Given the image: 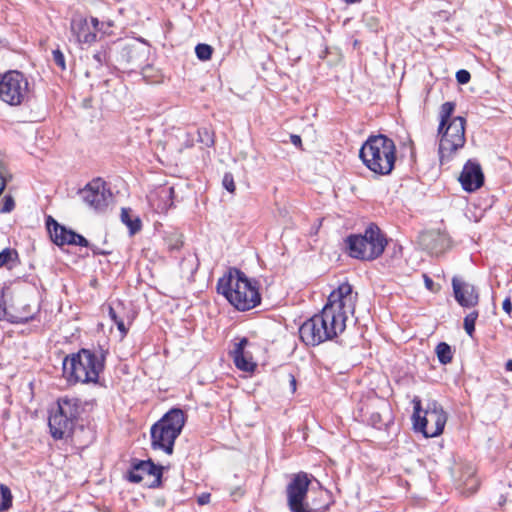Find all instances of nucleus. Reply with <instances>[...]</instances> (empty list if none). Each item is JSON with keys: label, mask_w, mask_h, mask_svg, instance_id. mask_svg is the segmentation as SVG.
I'll return each instance as SVG.
<instances>
[{"label": "nucleus", "mask_w": 512, "mask_h": 512, "mask_svg": "<svg viewBox=\"0 0 512 512\" xmlns=\"http://www.w3.org/2000/svg\"><path fill=\"white\" fill-rule=\"evenodd\" d=\"M357 293L348 282H344L333 290L319 314H316L324 340H332L343 333L349 314H353Z\"/></svg>", "instance_id": "f257e3e1"}, {"label": "nucleus", "mask_w": 512, "mask_h": 512, "mask_svg": "<svg viewBox=\"0 0 512 512\" xmlns=\"http://www.w3.org/2000/svg\"><path fill=\"white\" fill-rule=\"evenodd\" d=\"M256 282L250 280L244 272L230 268L217 282V292L239 311L256 307L261 296Z\"/></svg>", "instance_id": "f03ea898"}, {"label": "nucleus", "mask_w": 512, "mask_h": 512, "mask_svg": "<svg viewBox=\"0 0 512 512\" xmlns=\"http://www.w3.org/2000/svg\"><path fill=\"white\" fill-rule=\"evenodd\" d=\"M359 157L373 173L389 175L396 161V145L389 137L379 134L370 136L362 145Z\"/></svg>", "instance_id": "7ed1b4c3"}, {"label": "nucleus", "mask_w": 512, "mask_h": 512, "mask_svg": "<svg viewBox=\"0 0 512 512\" xmlns=\"http://www.w3.org/2000/svg\"><path fill=\"white\" fill-rule=\"evenodd\" d=\"M84 412L85 403L81 399L69 396L60 397L48 418L51 436L55 440L71 437Z\"/></svg>", "instance_id": "20e7f679"}, {"label": "nucleus", "mask_w": 512, "mask_h": 512, "mask_svg": "<svg viewBox=\"0 0 512 512\" xmlns=\"http://www.w3.org/2000/svg\"><path fill=\"white\" fill-rule=\"evenodd\" d=\"M103 367V358L87 349L63 360V374L70 383H97Z\"/></svg>", "instance_id": "39448f33"}, {"label": "nucleus", "mask_w": 512, "mask_h": 512, "mask_svg": "<svg viewBox=\"0 0 512 512\" xmlns=\"http://www.w3.org/2000/svg\"><path fill=\"white\" fill-rule=\"evenodd\" d=\"M387 243L385 234L374 223L369 224L364 233L352 234L345 239L349 256L364 261H372L380 257Z\"/></svg>", "instance_id": "423d86ee"}, {"label": "nucleus", "mask_w": 512, "mask_h": 512, "mask_svg": "<svg viewBox=\"0 0 512 512\" xmlns=\"http://www.w3.org/2000/svg\"><path fill=\"white\" fill-rule=\"evenodd\" d=\"M185 424V414L181 409L173 408L151 427L153 449H161L167 454L173 453L175 440Z\"/></svg>", "instance_id": "0eeeda50"}, {"label": "nucleus", "mask_w": 512, "mask_h": 512, "mask_svg": "<svg viewBox=\"0 0 512 512\" xmlns=\"http://www.w3.org/2000/svg\"><path fill=\"white\" fill-rule=\"evenodd\" d=\"M413 427L415 431L421 432L426 438L439 436L445 427L447 415L442 406L436 401H429L426 408H421V400L413 398Z\"/></svg>", "instance_id": "6e6552de"}, {"label": "nucleus", "mask_w": 512, "mask_h": 512, "mask_svg": "<svg viewBox=\"0 0 512 512\" xmlns=\"http://www.w3.org/2000/svg\"><path fill=\"white\" fill-rule=\"evenodd\" d=\"M31 88L26 76L11 70L0 77V99L10 106L22 105L30 99Z\"/></svg>", "instance_id": "1a4fd4ad"}, {"label": "nucleus", "mask_w": 512, "mask_h": 512, "mask_svg": "<svg viewBox=\"0 0 512 512\" xmlns=\"http://www.w3.org/2000/svg\"><path fill=\"white\" fill-rule=\"evenodd\" d=\"M465 124L466 120L464 117H454L448 125L444 127L442 132L439 133L438 152L441 164H443L444 161L451 160L457 151L464 147L466 142Z\"/></svg>", "instance_id": "9d476101"}, {"label": "nucleus", "mask_w": 512, "mask_h": 512, "mask_svg": "<svg viewBox=\"0 0 512 512\" xmlns=\"http://www.w3.org/2000/svg\"><path fill=\"white\" fill-rule=\"evenodd\" d=\"M312 478V475L302 471L292 476L286 486L287 505L291 512L314 511L305 501Z\"/></svg>", "instance_id": "9b49d317"}, {"label": "nucleus", "mask_w": 512, "mask_h": 512, "mask_svg": "<svg viewBox=\"0 0 512 512\" xmlns=\"http://www.w3.org/2000/svg\"><path fill=\"white\" fill-rule=\"evenodd\" d=\"M161 466L155 465L151 460L135 461L128 471V480L133 483L145 481V485L151 488L159 487L162 478Z\"/></svg>", "instance_id": "f8f14e48"}, {"label": "nucleus", "mask_w": 512, "mask_h": 512, "mask_svg": "<svg viewBox=\"0 0 512 512\" xmlns=\"http://www.w3.org/2000/svg\"><path fill=\"white\" fill-rule=\"evenodd\" d=\"M83 201L91 208L102 211L112 200V193L106 187V183L98 178L88 183L84 189L80 191Z\"/></svg>", "instance_id": "ddd939ff"}, {"label": "nucleus", "mask_w": 512, "mask_h": 512, "mask_svg": "<svg viewBox=\"0 0 512 512\" xmlns=\"http://www.w3.org/2000/svg\"><path fill=\"white\" fill-rule=\"evenodd\" d=\"M104 23H100L95 17L90 20L83 16H74L70 28L78 43L92 44L96 41L97 32L102 30Z\"/></svg>", "instance_id": "4468645a"}, {"label": "nucleus", "mask_w": 512, "mask_h": 512, "mask_svg": "<svg viewBox=\"0 0 512 512\" xmlns=\"http://www.w3.org/2000/svg\"><path fill=\"white\" fill-rule=\"evenodd\" d=\"M452 288L455 300L464 308H472L479 302V293L476 287L460 277H453Z\"/></svg>", "instance_id": "2eb2a0df"}, {"label": "nucleus", "mask_w": 512, "mask_h": 512, "mask_svg": "<svg viewBox=\"0 0 512 512\" xmlns=\"http://www.w3.org/2000/svg\"><path fill=\"white\" fill-rule=\"evenodd\" d=\"M459 181L465 191L473 192L484 183V175L479 163L469 160L463 167Z\"/></svg>", "instance_id": "dca6fc26"}, {"label": "nucleus", "mask_w": 512, "mask_h": 512, "mask_svg": "<svg viewBox=\"0 0 512 512\" xmlns=\"http://www.w3.org/2000/svg\"><path fill=\"white\" fill-rule=\"evenodd\" d=\"M318 320L314 315L299 328V336L306 345L316 346L325 342L324 333L321 332Z\"/></svg>", "instance_id": "f3484780"}, {"label": "nucleus", "mask_w": 512, "mask_h": 512, "mask_svg": "<svg viewBox=\"0 0 512 512\" xmlns=\"http://www.w3.org/2000/svg\"><path fill=\"white\" fill-rule=\"evenodd\" d=\"M248 345V339L243 337L239 342L235 343L233 350L230 352L235 366L242 371L251 372L255 369L256 364L252 361L251 356L245 352Z\"/></svg>", "instance_id": "a211bd4d"}, {"label": "nucleus", "mask_w": 512, "mask_h": 512, "mask_svg": "<svg viewBox=\"0 0 512 512\" xmlns=\"http://www.w3.org/2000/svg\"><path fill=\"white\" fill-rule=\"evenodd\" d=\"M46 226L50 233V237L55 244L58 246L62 245H70V233L74 231L68 230L66 227L57 223L51 216H49L46 220Z\"/></svg>", "instance_id": "6ab92c4d"}, {"label": "nucleus", "mask_w": 512, "mask_h": 512, "mask_svg": "<svg viewBox=\"0 0 512 512\" xmlns=\"http://www.w3.org/2000/svg\"><path fill=\"white\" fill-rule=\"evenodd\" d=\"M148 49L141 45H133L125 48V56L132 69H142L147 61Z\"/></svg>", "instance_id": "aec40b11"}, {"label": "nucleus", "mask_w": 512, "mask_h": 512, "mask_svg": "<svg viewBox=\"0 0 512 512\" xmlns=\"http://www.w3.org/2000/svg\"><path fill=\"white\" fill-rule=\"evenodd\" d=\"M455 109V104L453 102H445L441 105L440 108V123L438 127V133H441L446 125H448V121L451 118V115Z\"/></svg>", "instance_id": "412c9836"}, {"label": "nucleus", "mask_w": 512, "mask_h": 512, "mask_svg": "<svg viewBox=\"0 0 512 512\" xmlns=\"http://www.w3.org/2000/svg\"><path fill=\"white\" fill-rule=\"evenodd\" d=\"M121 220L129 228L130 234L133 235V234L137 233L138 231H140L141 221L139 218L132 219L129 209L122 208Z\"/></svg>", "instance_id": "4be33fe9"}, {"label": "nucleus", "mask_w": 512, "mask_h": 512, "mask_svg": "<svg viewBox=\"0 0 512 512\" xmlns=\"http://www.w3.org/2000/svg\"><path fill=\"white\" fill-rule=\"evenodd\" d=\"M436 354L441 364H448L452 361L453 353L451 347L445 343L440 342L436 346Z\"/></svg>", "instance_id": "5701e85b"}, {"label": "nucleus", "mask_w": 512, "mask_h": 512, "mask_svg": "<svg viewBox=\"0 0 512 512\" xmlns=\"http://www.w3.org/2000/svg\"><path fill=\"white\" fill-rule=\"evenodd\" d=\"M12 506V494L10 489L1 484L0 485V512L8 510Z\"/></svg>", "instance_id": "b1692460"}, {"label": "nucleus", "mask_w": 512, "mask_h": 512, "mask_svg": "<svg viewBox=\"0 0 512 512\" xmlns=\"http://www.w3.org/2000/svg\"><path fill=\"white\" fill-rule=\"evenodd\" d=\"M477 318H478L477 311L470 312L464 318V329L470 337L473 336V333L475 331V322H476Z\"/></svg>", "instance_id": "393cba45"}, {"label": "nucleus", "mask_w": 512, "mask_h": 512, "mask_svg": "<svg viewBox=\"0 0 512 512\" xmlns=\"http://www.w3.org/2000/svg\"><path fill=\"white\" fill-rule=\"evenodd\" d=\"M212 52H213V49L210 45L208 44H198L196 47H195V53H196V56L198 57V59H200L201 61H207L211 58L212 56Z\"/></svg>", "instance_id": "a878e982"}, {"label": "nucleus", "mask_w": 512, "mask_h": 512, "mask_svg": "<svg viewBox=\"0 0 512 512\" xmlns=\"http://www.w3.org/2000/svg\"><path fill=\"white\" fill-rule=\"evenodd\" d=\"M198 141L206 147H211L214 144L213 133L208 128H200L198 130Z\"/></svg>", "instance_id": "bb28decb"}, {"label": "nucleus", "mask_w": 512, "mask_h": 512, "mask_svg": "<svg viewBox=\"0 0 512 512\" xmlns=\"http://www.w3.org/2000/svg\"><path fill=\"white\" fill-rule=\"evenodd\" d=\"M109 316L111 320L115 323L118 330L125 335L127 333V328L125 327L124 321L117 314L115 309L112 306H109Z\"/></svg>", "instance_id": "cd10ccee"}, {"label": "nucleus", "mask_w": 512, "mask_h": 512, "mask_svg": "<svg viewBox=\"0 0 512 512\" xmlns=\"http://www.w3.org/2000/svg\"><path fill=\"white\" fill-rule=\"evenodd\" d=\"M16 256L17 253L14 250L4 249L2 252H0V267L7 265Z\"/></svg>", "instance_id": "c85d7f7f"}, {"label": "nucleus", "mask_w": 512, "mask_h": 512, "mask_svg": "<svg viewBox=\"0 0 512 512\" xmlns=\"http://www.w3.org/2000/svg\"><path fill=\"white\" fill-rule=\"evenodd\" d=\"M52 59L55 65H57L62 71L66 69L64 54L59 49L52 51Z\"/></svg>", "instance_id": "c756f323"}, {"label": "nucleus", "mask_w": 512, "mask_h": 512, "mask_svg": "<svg viewBox=\"0 0 512 512\" xmlns=\"http://www.w3.org/2000/svg\"><path fill=\"white\" fill-rule=\"evenodd\" d=\"M70 236V242L71 244L70 245H78V246H82V247H90V244L88 242V240L86 238H84L82 235L76 233V232H73V233H70L69 234Z\"/></svg>", "instance_id": "7c9ffc66"}, {"label": "nucleus", "mask_w": 512, "mask_h": 512, "mask_svg": "<svg viewBox=\"0 0 512 512\" xmlns=\"http://www.w3.org/2000/svg\"><path fill=\"white\" fill-rule=\"evenodd\" d=\"M222 184L227 191H229L230 193H234L236 186L234 183L233 175L231 173H225L222 180Z\"/></svg>", "instance_id": "2f4dec72"}, {"label": "nucleus", "mask_w": 512, "mask_h": 512, "mask_svg": "<svg viewBox=\"0 0 512 512\" xmlns=\"http://www.w3.org/2000/svg\"><path fill=\"white\" fill-rule=\"evenodd\" d=\"M14 207H15V202H14L13 197L10 195H6L4 197V203H3V206L0 211L2 213H9L14 209Z\"/></svg>", "instance_id": "473e14b6"}, {"label": "nucleus", "mask_w": 512, "mask_h": 512, "mask_svg": "<svg viewBox=\"0 0 512 512\" xmlns=\"http://www.w3.org/2000/svg\"><path fill=\"white\" fill-rule=\"evenodd\" d=\"M3 317L11 323H25L30 319L29 317L10 315L5 308L3 309Z\"/></svg>", "instance_id": "72a5a7b5"}, {"label": "nucleus", "mask_w": 512, "mask_h": 512, "mask_svg": "<svg viewBox=\"0 0 512 512\" xmlns=\"http://www.w3.org/2000/svg\"><path fill=\"white\" fill-rule=\"evenodd\" d=\"M471 75L469 71L461 69L456 72V79L460 84H466L470 81Z\"/></svg>", "instance_id": "f704fd0d"}, {"label": "nucleus", "mask_w": 512, "mask_h": 512, "mask_svg": "<svg viewBox=\"0 0 512 512\" xmlns=\"http://www.w3.org/2000/svg\"><path fill=\"white\" fill-rule=\"evenodd\" d=\"M434 240H437L438 242L441 243V247H437V246H433L432 247V250L437 254L439 252H442V250L444 249V244L448 242V239L446 238L445 235L443 234H440V233H437L435 234V237H433Z\"/></svg>", "instance_id": "c9c22d12"}, {"label": "nucleus", "mask_w": 512, "mask_h": 512, "mask_svg": "<svg viewBox=\"0 0 512 512\" xmlns=\"http://www.w3.org/2000/svg\"><path fill=\"white\" fill-rule=\"evenodd\" d=\"M93 59L97 63V67L101 66L106 60V52L104 50L96 51L93 54Z\"/></svg>", "instance_id": "e433bc0d"}, {"label": "nucleus", "mask_w": 512, "mask_h": 512, "mask_svg": "<svg viewBox=\"0 0 512 512\" xmlns=\"http://www.w3.org/2000/svg\"><path fill=\"white\" fill-rule=\"evenodd\" d=\"M5 174H6V169H5L4 165L0 162V194L3 192V190L5 189V186H6Z\"/></svg>", "instance_id": "4c0bfd02"}, {"label": "nucleus", "mask_w": 512, "mask_h": 512, "mask_svg": "<svg viewBox=\"0 0 512 512\" xmlns=\"http://www.w3.org/2000/svg\"><path fill=\"white\" fill-rule=\"evenodd\" d=\"M370 422L374 427L381 429V416L379 413H373L370 417Z\"/></svg>", "instance_id": "58836bf2"}, {"label": "nucleus", "mask_w": 512, "mask_h": 512, "mask_svg": "<svg viewBox=\"0 0 512 512\" xmlns=\"http://www.w3.org/2000/svg\"><path fill=\"white\" fill-rule=\"evenodd\" d=\"M197 502H198L199 505H206V504H208L210 502V494L203 493L202 495H200L198 497Z\"/></svg>", "instance_id": "ea45409f"}, {"label": "nucleus", "mask_w": 512, "mask_h": 512, "mask_svg": "<svg viewBox=\"0 0 512 512\" xmlns=\"http://www.w3.org/2000/svg\"><path fill=\"white\" fill-rule=\"evenodd\" d=\"M502 308H503V310H504L507 314H510V313H511V311H512V302H511L510 298H506V299L503 301Z\"/></svg>", "instance_id": "a19ab883"}, {"label": "nucleus", "mask_w": 512, "mask_h": 512, "mask_svg": "<svg viewBox=\"0 0 512 512\" xmlns=\"http://www.w3.org/2000/svg\"><path fill=\"white\" fill-rule=\"evenodd\" d=\"M290 139L295 146H300L302 143L301 137L299 135L292 134Z\"/></svg>", "instance_id": "79ce46f5"}, {"label": "nucleus", "mask_w": 512, "mask_h": 512, "mask_svg": "<svg viewBox=\"0 0 512 512\" xmlns=\"http://www.w3.org/2000/svg\"><path fill=\"white\" fill-rule=\"evenodd\" d=\"M424 281H425V286L429 290H433V286H434L433 280L430 277H428L427 275H424Z\"/></svg>", "instance_id": "37998d69"}, {"label": "nucleus", "mask_w": 512, "mask_h": 512, "mask_svg": "<svg viewBox=\"0 0 512 512\" xmlns=\"http://www.w3.org/2000/svg\"><path fill=\"white\" fill-rule=\"evenodd\" d=\"M289 377H290L291 390H292V392H295L296 391V379L292 374H290Z\"/></svg>", "instance_id": "c03bdc74"}, {"label": "nucleus", "mask_w": 512, "mask_h": 512, "mask_svg": "<svg viewBox=\"0 0 512 512\" xmlns=\"http://www.w3.org/2000/svg\"><path fill=\"white\" fill-rule=\"evenodd\" d=\"M505 368H506L507 371H511L512 372V359H509L506 362Z\"/></svg>", "instance_id": "a18cd8bd"}, {"label": "nucleus", "mask_w": 512, "mask_h": 512, "mask_svg": "<svg viewBox=\"0 0 512 512\" xmlns=\"http://www.w3.org/2000/svg\"><path fill=\"white\" fill-rule=\"evenodd\" d=\"M163 192H165V190H163ZM173 192H174V189L172 187H170L166 190V194H168V195H171Z\"/></svg>", "instance_id": "49530a36"}, {"label": "nucleus", "mask_w": 512, "mask_h": 512, "mask_svg": "<svg viewBox=\"0 0 512 512\" xmlns=\"http://www.w3.org/2000/svg\"><path fill=\"white\" fill-rule=\"evenodd\" d=\"M505 502H506V498L503 495H501L500 500H499V504L503 505Z\"/></svg>", "instance_id": "de8ad7c7"}, {"label": "nucleus", "mask_w": 512, "mask_h": 512, "mask_svg": "<svg viewBox=\"0 0 512 512\" xmlns=\"http://www.w3.org/2000/svg\"><path fill=\"white\" fill-rule=\"evenodd\" d=\"M181 245H182V242H180L179 244H176L175 246H173V248L178 249V248H180Z\"/></svg>", "instance_id": "09e8293b"}, {"label": "nucleus", "mask_w": 512, "mask_h": 512, "mask_svg": "<svg viewBox=\"0 0 512 512\" xmlns=\"http://www.w3.org/2000/svg\"><path fill=\"white\" fill-rule=\"evenodd\" d=\"M347 3H355L357 2L358 0H345Z\"/></svg>", "instance_id": "8fccbe9b"}]
</instances>
